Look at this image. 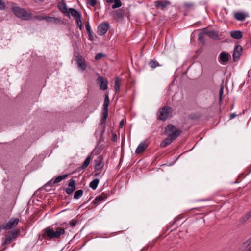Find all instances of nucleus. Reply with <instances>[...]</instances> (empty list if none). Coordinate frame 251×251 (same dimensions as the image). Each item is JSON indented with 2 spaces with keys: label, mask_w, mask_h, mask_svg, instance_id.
I'll list each match as a JSON object with an SVG mask.
<instances>
[{
  "label": "nucleus",
  "mask_w": 251,
  "mask_h": 251,
  "mask_svg": "<svg viewBox=\"0 0 251 251\" xmlns=\"http://www.w3.org/2000/svg\"><path fill=\"white\" fill-rule=\"evenodd\" d=\"M164 132L168 134V137L160 143L161 148H165L171 144L181 133L182 131L176 128L172 124H169L165 128Z\"/></svg>",
  "instance_id": "f257e3e1"
},
{
  "label": "nucleus",
  "mask_w": 251,
  "mask_h": 251,
  "mask_svg": "<svg viewBox=\"0 0 251 251\" xmlns=\"http://www.w3.org/2000/svg\"><path fill=\"white\" fill-rule=\"evenodd\" d=\"M65 229L61 227H57L55 230L49 226L42 231V238L45 240H51L59 239L61 235L65 234Z\"/></svg>",
  "instance_id": "f03ea898"
},
{
  "label": "nucleus",
  "mask_w": 251,
  "mask_h": 251,
  "mask_svg": "<svg viewBox=\"0 0 251 251\" xmlns=\"http://www.w3.org/2000/svg\"><path fill=\"white\" fill-rule=\"evenodd\" d=\"M109 105V96L107 94L105 95L104 98V103L103 105V112H102V116L100 120V124L99 126V128L97 130V132L99 131H100L101 135H103L106 128V119L108 117V106Z\"/></svg>",
  "instance_id": "7ed1b4c3"
},
{
  "label": "nucleus",
  "mask_w": 251,
  "mask_h": 251,
  "mask_svg": "<svg viewBox=\"0 0 251 251\" xmlns=\"http://www.w3.org/2000/svg\"><path fill=\"white\" fill-rule=\"evenodd\" d=\"M20 234V230L19 229H16L9 231L7 236L2 238V245L5 246L3 250H4L7 248V246L15 240Z\"/></svg>",
  "instance_id": "20e7f679"
},
{
  "label": "nucleus",
  "mask_w": 251,
  "mask_h": 251,
  "mask_svg": "<svg viewBox=\"0 0 251 251\" xmlns=\"http://www.w3.org/2000/svg\"><path fill=\"white\" fill-rule=\"evenodd\" d=\"M12 11L15 15L22 20H29L32 18L31 13L27 12L25 9L19 6H13Z\"/></svg>",
  "instance_id": "39448f33"
},
{
  "label": "nucleus",
  "mask_w": 251,
  "mask_h": 251,
  "mask_svg": "<svg viewBox=\"0 0 251 251\" xmlns=\"http://www.w3.org/2000/svg\"><path fill=\"white\" fill-rule=\"evenodd\" d=\"M173 112V108L166 106L160 108L157 113V118L159 120L165 121L167 120L170 114Z\"/></svg>",
  "instance_id": "423d86ee"
},
{
  "label": "nucleus",
  "mask_w": 251,
  "mask_h": 251,
  "mask_svg": "<svg viewBox=\"0 0 251 251\" xmlns=\"http://www.w3.org/2000/svg\"><path fill=\"white\" fill-rule=\"evenodd\" d=\"M20 220L18 218H11L9 221L3 225L0 226V227H1V229H4L5 230H10L17 226Z\"/></svg>",
  "instance_id": "0eeeda50"
},
{
  "label": "nucleus",
  "mask_w": 251,
  "mask_h": 251,
  "mask_svg": "<svg viewBox=\"0 0 251 251\" xmlns=\"http://www.w3.org/2000/svg\"><path fill=\"white\" fill-rule=\"evenodd\" d=\"M153 4L156 9L164 11L171 5V2L168 0H156Z\"/></svg>",
  "instance_id": "6e6552de"
},
{
  "label": "nucleus",
  "mask_w": 251,
  "mask_h": 251,
  "mask_svg": "<svg viewBox=\"0 0 251 251\" xmlns=\"http://www.w3.org/2000/svg\"><path fill=\"white\" fill-rule=\"evenodd\" d=\"M242 53V47L239 45H235L233 53V59L236 62L239 60Z\"/></svg>",
  "instance_id": "1a4fd4ad"
},
{
  "label": "nucleus",
  "mask_w": 251,
  "mask_h": 251,
  "mask_svg": "<svg viewBox=\"0 0 251 251\" xmlns=\"http://www.w3.org/2000/svg\"><path fill=\"white\" fill-rule=\"evenodd\" d=\"M183 8L184 15L186 16L195 10V4L193 2H185L183 4Z\"/></svg>",
  "instance_id": "9d476101"
},
{
  "label": "nucleus",
  "mask_w": 251,
  "mask_h": 251,
  "mask_svg": "<svg viewBox=\"0 0 251 251\" xmlns=\"http://www.w3.org/2000/svg\"><path fill=\"white\" fill-rule=\"evenodd\" d=\"M75 60L76 62L78 67L82 71L85 70L87 67L85 60L80 55L75 56Z\"/></svg>",
  "instance_id": "9b49d317"
},
{
  "label": "nucleus",
  "mask_w": 251,
  "mask_h": 251,
  "mask_svg": "<svg viewBox=\"0 0 251 251\" xmlns=\"http://www.w3.org/2000/svg\"><path fill=\"white\" fill-rule=\"evenodd\" d=\"M68 188H66L64 190L65 192L68 194H71L76 189L75 181L73 179H70L68 182Z\"/></svg>",
  "instance_id": "f8f14e48"
},
{
  "label": "nucleus",
  "mask_w": 251,
  "mask_h": 251,
  "mask_svg": "<svg viewBox=\"0 0 251 251\" xmlns=\"http://www.w3.org/2000/svg\"><path fill=\"white\" fill-rule=\"evenodd\" d=\"M108 195L104 193H102L101 194L97 196L93 201V203L94 205L97 206L100 204L102 201L107 199Z\"/></svg>",
  "instance_id": "ddd939ff"
},
{
  "label": "nucleus",
  "mask_w": 251,
  "mask_h": 251,
  "mask_svg": "<svg viewBox=\"0 0 251 251\" xmlns=\"http://www.w3.org/2000/svg\"><path fill=\"white\" fill-rule=\"evenodd\" d=\"M94 168L96 170L101 169L104 166L103 158L102 155H99L95 160Z\"/></svg>",
  "instance_id": "4468645a"
},
{
  "label": "nucleus",
  "mask_w": 251,
  "mask_h": 251,
  "mask_svg": "<svg viewBox=\"0 0 251 251\" xmlns=\"http://www.w3.org/2000/svg\"><path fill=\"white\" fill-rule=\"evenodd\" d=\"M110 28V24L107 21L100 23L98 26V31H107Z\"/></svg>",
  "instance_id": "2eb2a0df"
},
{
  "label": "nucleus",
  "mask_w": 251,
  "mask_h": 251,
  "mask_svg": "<svg viewBox=\"0 0 251 251\" xmlns=\"http://www.w3.org/2000/svg\"><path fill=\"white\" fill-rule=\"evenodd\" d=\"M216 32H200L198 35V39L202 44H205L204 37L205 36H212V34Z\"/></svg>",
  "instance_id": "dca6fc26"
},
{
  "label": "nucleus",
  "mask_w": 251,
  "mask_h": 251,
  "mask_svg": "<svg viewBox=\"0 0 251 251\" xmlns=\"http://www.w3.org/2000/svg\"><path fill=\"white\" fill-rule=\"evenodd\" d=\"M97 80L100 83V88L101 89L105 90L107 89V80H105L102 76L99 75Z\"/></svg>",
  "instance_id": "f3484780"
},
{
  "label": "nucleus",
  "mask_w": 251,
  "mask_h": 251,
  "mask_svg": "<svg viewBox=\"0 0 251 251\" xmlns=\"http://www.w3.org/2000/svg\"><path fill=\"white\" fill-rule=\"evenodd\" d=\"M148 144L145 142H141L135 150V153L137 154L143 152L148 147Z\"/></svg>",
  "instance_id": "a211bd4d"
},
{
  "label": "nucleus",
  "mask_w": 251,
  "mask_h": 251,
  "mask_svg": "<svg viewBox=\"0 0 251 251\" xmlns=\"http://www.w3.org/2000/svg\"><path fill=\"white\" fill-rule=\"evenodd\" d=\"M108 3H114L112 6L113 9H116L121 6L122 3L120 0H105Z\"/></svg>",
  "instance_id": "6ab92c4d"
},
{
  "label": "nucleus",
  "mask_w": 251,
  "mask_h": 251,
  "mask_svg": "<svg viewBox=\"0 0 251 251\" xmlns=\"http://www.w3.org/2000/svg\"><path fill=\"white\" fill-rule=\"evenodd\" d=\"M234 17L236 20L243 21L246 18V15L243 12L238 11L234 13Z\"/></svg>",
  "instance_id": "aec40b11"
},
{
  "label": "nucleus",
  "mask_w": 251,
  "mask_h": 251,
  "mask_svg": "<svg viewBox=\"0 0 251 251\" xmlns=\"http://www.w3.org/2000/svg\"><path fill=\"white\" fill-rule=\"evenodd\" d=\"M69 12L73 17V18L75 19V20L78 19L79 17H81L80 13L76 10L75 9L70 8Z\"/></svg>",
  "instance_id": "412c9836"
},
{
  "label": "nucleus",
  "mask_w": 251,
  "mask_h": 251,
  "mask_svg": "<svg viewBox=\"0 0 251 251\" xmlns=\"http://www.w3.org/2000/svg\"><path fill=\"white\" fill-rule=\"evenodd\" d=\"M220 62L224 63L227 62L229 60V55L227 53L222 52L219 55Z\"/></svg>",
  "instance_id": "4be33fe9"
},
{
  "label": "nucleus",
  "mask_w": 251,
  "mask_h": 251,
  "mask_svg": "<svg viewBox=\"0 0 251 251\" xmlns=\"http://www.w3.org/2000/svg\"><path fill=\"white\" fill-rule=\"evenodd\" d=\"M39 19L40 20H45L49 23H55L58 20L57 18L50 16H41Z\"/></svg>",
  "instance_id": "5701e85b"
},
{
  "label": "nucleus",
  "mask_w": 251,
  "mask_h": 251,
  "mask_svg": "<svg viewBox=\"0 0 251 251\" xmlns=\"http://www.w3.org/2000/svg\"><path fill=\"white\" fill-rule=\"evenodd\" d=\"M68 176V174H64L62 175H60L58 176L57 177L55 178V179L53 181V184H55L61 182L62 180L66 178Z\"/></svg>",
  "instance_id": "b1692460"
},
{
  "label": "nucleus",
  "mask_w": 251,
  "mask_h": 251,
  "mask_svg": "<svg viewBox=\"0 0 251 251\" xmlns=\"http://www.w3.org/2000/svg\"><path fill=\"white\" fill-rule=\"evenodd\" d=\"M99 183V179L97 178L95 179L90 183L89 187L94 190L97 188Z\"/></svg>",
  "instance_id": "393cba45"
},
{
  "label": "nucleus",
  "mask_w": 251,
  "mask_h": 251,
  "mask_svg": "<svg viewBox=\"0 0 251 251\" xmlns=\"http://www.w3.org/2000/svg\"><path fill=\"white\" fill-rule=\"evenodd\" d=\"M90 161H91V156L89 155V156H88L87 157V158L85 160L84 163H83V164L80 167V168L81 169H86L88 167L89 164H90Z\"/></svg>",
  "instance_id": "a878e982"
},
{
  "label": "nucleus",
  "mask_w": 251,
  "mask_h": 251,
  "mask_svg": "<svg viewBox=\"0 0 251 251\" xmlns=\"http://www.w3.org/2000/svg\"><path fill=\"white\" fill-rule=\"evenodd\" d=\"M149 65L152 69H155L157 66H160L159 63L154 59L150 60L149 62Z\"/></svg>",
  "instance_id": "bb28decb"
},
{
  "label": "nucleus",
  "mask_w": 251,
  "mask_h": 251,
  "mask_svg": "<svg viewBox=\"0 0 251 251\" xmlns=\"http://www.w3.org/2000/svg\"><path fill=\"white\" fill-rule=\"evenodd\" d=\"M83 191L82 189H79L76 191L74 195V199H79L83 195Z\"/></svg>",
  "instance_id": "cd10ccee"
},
{
  "label": "nucleus",
  "mask_w": 251,
  "mask_h": 251,
  "mask_svg": "<svg viewBox=\"0 0 251 251\" xmlns=\"http://www.w3.org/2000/svg\"><path fill=\"white\" fill-rule=\"evenodd\" d=\"M230 35L235 39H240L243 37L242 32H230Z\"/></svg>",
  "instance_id": "c85d7f7f"
},
{
  "label": "nucleus",
  "mask_w": 251,
  "mask_h": 251,
  "mask_svg": "<svg viewBox=\"0 0 251 251\" xmlns=\"http://www.w3.org/2000/svg\"><path fill=\"white\" fill-rule=\"evenodd\" d=\"M58 7L63 13L67 12L66 4L64 2H60L58 4Z\"/></svg>",
  "instance_id": "c756f323"
},
{
  "label": "nucleus",
  "mask_w": 251,
  "mask_h": 251,
  "mask_svg": "<svg viewBox=\"0 0 251 251\" xmlns=\"http://www.w3.org/2000/svg\"><path fill=\"white\" fill-rule=\"evenodd\" d=\"M115 90L116 92H119L120 90V84L118 77L115 81Z\"/></svg>",
  "instance_id": "7c9ffc66"
},
{
  "label": "nucleus",
  "mask_w": 251,
  "mask_h": 251,
  "mask_svg": "<svg viewBox=\"0 0 251 251\" xmlns=\"http://www.w3.org/2000/svg\"><path fill=\"white\" fill-rule=\"evenodd\" d=\"M194 31H201L200 29L199 30H195ZM201 31H215L214 28H213V26H209L205 28H203L202 29Z\"/></svg>",
  "instance_id": "2f4dec72"
},
{
  "label": "nucleus",
  "mask_w": 251,
  "mask_h": 251,
  "mask_svg": "<svg viewBox=\"0 0 251 251\" xmlns=\"http://www.w3.org/2000/svg\"><path fill=\"white\" fill-rule=\"evenodd\" d=\"M224 94V86L223 85H221L220 86V90H219V102L221 103L222 96Z\"/></svg>",
  "instance_id": "473e14b6"
},
{
  "label": "nucleus",
  "mask_w": 251,
  "mask_h": 251,
  "mask_svg": "<svg viewBox=\"0 0 251 251\" xmlns=\"http://www.w3.org/2000/svg\"><path fill=\"white\" fill-rule=\"evenodd\" d=\"M89 38L91 41H95L97 38L95 32H88Z\"/></svg>",
  "instance_id": "72a5a7b5"
},
{
  "label": "nucleus",
  "mask_w": 251,
  "mask_h": 251,
  "mask_svg": "<svg viewBox=\"0 0 251 251\" xmlns=\"http://www.w3.org/2000/svg\"><path fill=\"white\" fill-rule=\"evenodd\" d=\"M96 0H87L86 1L87 5L91 6L92 7H94L96 5Z\"/></svg>",
  "instance_id": "f704fd0d"
},
{
  "label": "nucleus",
  "mask_w": 251,
  "mask_h": 251,
  "mask_svg": "<svg viewBox=\"0 0 251 251\" xmlns=\"http://www.w3.org/2000/svg\"><path fill=\"white\" fill-rule=\"evenodd\" d=\"M76 22L77 23V26L78 27L80 30H82V23L81 21V17H79L78 19L76 20Z\"/></svg>",
  "instance_id": "c9c22d12"
},
{
  "label": "nucleus",
  "mask_w": 251,
  "mask_h": 251,
  "mask_svg": "<svg viewBox=\"0 0 251 251\" xmlns=\"http://www.w3.org/2000/svg\"><path fill=\"white\" fill-rule=\"evenodd\" d=\"M250 217H251V213L250 212V211H249L246 213V214L245 216L242 217V219L243 222H246Z\"/></svg>",
  "instance_id": "e433bc0d"
},
{
  "label": "nucleus",
  "mask_w": 251,
  "mask_h": 251,
  "mask_svg": "<svg viewBox=\"0 0 251 251\" xmlns=\"http://www.w3.org/2000/svg\"><path fill=\"white\" fill-rule=\"evenodd\" d=\"M116 14L118 18L122 17L124 15V10L120 9L116 11Z\"/></svg>",
  "instance_id": "4c0bfd02"
},
{
  "label": "nucleus",
  "mask_w": 251,
  "mask_h": 251,
  "mask_svg": "<svg viewBox=\"0 0 251 251\" xmlns=\"http://www.w3.org/2000/svg\"><path fill=\"white\" fill-rule=\"evenodd\" d=\"M106 56V54L102 53H99L97 54L95 57L96 60L100 59L102 57Z\"/></svg>",
  "instance_id": "58836bf2"
},
{
  "label": "nucleus",
  "mask_w": 251,
  "mask_h": 251,
  "mask_svg": "<svg viewBox=\"0 0 251 251\" xmlns=\"http://www.w3.org/2000/svg\"><path fill=\"white\" fill-rule=\"evenodd\" d=\"M6 7V4L3 0H0V10H4Z\"/></svg>",
  "instance_id": "ea45409f"
},
{
  "label": "nucleus",
  "mask_w": 251,
  "mask_h": 251,
  "mask_svg": "<svg viewBox=\"0 0 251 251\" xmlns=\"http://www.w3.org/2000/svg\"><path fill=\"white\" fill-rule=\"evenodd\" d=\"M85 26L86 31H91L90 25L88 21L85 22Z\"/></svg>",
  "instance_id": "a19ab883"
},
{
  "label": "nucleus",
  "mask_w": 251,
  "mask_h": 251,
  "mask_svg": "<svg viewBox=\"0 0 251 251\" xmlns=\"http://www.w3.org/2000/svg\"><path fill=\"white\" fill-rule=\"evenodd\" d=\"M77 221L75 220H72L70 221L69 224L72 227H74L76 226Z\"/></svg>",
  "instance_id": "79ce46f5"
},
{
  "label": "nucleus",
  "mask_w": 251,
  "mask_h": 251,
  "mask_svg": "<svg viewBox=\"0 0 251 251\" xmlns=\"http://www.w3.org/2000/svg\"><path fill=\"white\" fill-rule=\"evenodd\" d=\"M112 140L114 142H116L117 140V135L114 133H112Z\"/></svg>",
  "instance_id": "37998d69"
},
{
  "label": "nucleus",
  "mask_w": 251,
  "mask_h": 251,
  "mask_svg": "<svg viewBox=\"0 0 251 251\" xmlns=\"http://www.w3.org/2000/svg\"><path fill=\"white\" fill-rule=\"evenodd\" d=\"M218 32H216V33H214L212 34V36H208V37L212 38L214 39H218V35L217 34Z\"/></svg>",
  "instance_id": "c03bdc74"
},
{
  "label": "nucleus",
  "mask_w": 251,
  "mask_h": 251,
  "mask_svg": "<svg viewBox=\"0 0 251 251\" xmlns=\"http://www.w3.org/2000/svg\"><path fill=\"white\" fill-rule=\"evenodd\" d=\"M171 18L173 19V20H176L178 18V15L176 14H174L170 17Z\"/></svg>",
  "instance_id": "a18cd8bd"
},
{
  "label": "nucleus",
  "mask_w": 251,
  "mask_h": 251,
  "mask_svg": "<svg viewBox=\"0 0 251 251\" xmlns=\"http://www.w3.org/2000/svg\"><path fill=\"white\" fill-rule=\"evenodd\" d=\"M53 184V181L52 180H51L49 181H48L46 184H45V186H51Z\"/></svg>",
  "instance_id": "49530a36"
},
{
  "label": "nucleus",
  "mask_w": 251,
  "mask_h": 251,
  "mask_svg": "<svg viewBox=\"0 0 251 251\" xmlns=\"http://www.w3.org/2000/svg\"><path fill=\"white\" fill-rule=\"evenodd\" d=\"M244 244H247V246H249L251 244V237L246 242L244 243Z\"/></svg>",
  "instance_id": "de8ad7c7"
},
{
  "label": "nucleus",
  "mask_w": 251,
  "mask_h": 251,
  "mask_svg": "<svg viewBox=\"0 0 251 251\" xmlns=\"http://www.w3.org/2000/svg\"><path fill=\"white\" fill-rule=\"evenodd\" d=\"M103 175V173L101 174V173H95L94 174V176H99L100 177H102Z\"/></svg>",
  "instance_id": "09e8293b"
},
{
  "label": "nucleus",
  "mask_w": 251,
  "mask_h": 251,
  "mask_svg": "<svg viewBox=\"0 0 251 251\" xmlns=\"http://www.w3.org/2000/svg\"><path fill=\"white\" fill-rule=\"evenodd\" d=\"M124 120H122V121H121V122H120V124H119V127L122 128H123V126H124Z\"/></svg>",
  "instance_id": "8fccbe9b"
},
{
  "label": "nucleus",
  "mask_w": 251,
  "mask_h": 251,
  "mask_svg": "<svg viewBox=\"0 0 251 251\" xmlns=\"http://www.w3.org/2000/svg\"><path fill=\"white\" fill-rule=\"evenodd\" d=\"M236 116V114L235 113H232L230 115L231 119L234 118Z\"/></svg>",
  "instance_id": "3c124183"
},
{
  "label": "nucleus",
  "mask_w": 251,
  "mask_h": 251,
  "mask_svg": "<svg viewBox=\"0 0 251 251\" xmlns=\"http://www.w3.org/2000/svg\"><path fill=\"white\" fill-rule=\"evenodd\" d=\"M45 0H34V1L36 2H43Z\"/></svg>",
  "instance_id": "603ef678"
},
{
  "label": "nucleus",
  "mask_w": 251,
  "mask_h": 251,
  "mask_svg": "<svg viewBox=\"0 0 251 251\" xmlns=\"http://www.w3.org/2000/svg\"><path fill=\"white\" fill-rule=\"evenodd\" d=\"M100 33L99 34L100 35V36H103L104 35L106 32H100Z\"/></svg>",
  "instance_id": "864d4df0"
},
{
  "label": "nucleus",
  "mask_w": 251,
  "mask_h": 251,
  "mask_svg": "<svg viewBox=\"0 0 251 251\" xmlns=\"http://www.w3.org/2000/svg\"><path fill=\"white\" fill-rule=\"evenodd\" d=\"M246 251H251V247H250Z\"/></svg>",
  "instance_id": "5fc2aeb1"
},
{
  "label": "nucleus",
  "mask_w": 251,
  "mask_h": 251,
  "mask_svg": "<svg viewBox=\"0 0 251 251\" xmlns=\"http://www.w3.org/2000/svg\"><path fill=\"white\" fill-rule=\"evenodd\" d=\"M90 198L89 199H88V201H86L84 203V204H85L87 203L88 202V201H90Z\"/></svg>",
  "instance_id": "6e6d98bb"
},
{
  "label": "nucleus",
  "mask_w": 251,
  "mask_h": 251,
  "mask_svg": "<svg viewBox=\"0 0 251 251\" xmlns=\"http://www.w3.org/2000/svg\"><path fill=\"white\" fill-rule=\"evenodd\" d=\"M232 31H235V32H236V31H240L239 30H232Z\"/></svg>",
  "instance_id": "4d7b16f0"
},
{
  "label": "nucleus",
  "mask_w": 251,
  "mask_h": 251,
  "mask_svg": "<svg viewBox=\"0 0 251 251\" xmlns=\"http://www.w3.org/2000/svg\"><path fill=\"white\" fill-rule=\"evenodd\" d=\"M1 227H0V233L1 232Z\"/></svg>",
  "instance_id": "13d9d810"
},
{
  "label": "nucleus",
  "mask_w": 251,
  "mask_h": 251,
  "mask_svg": "<svg viewBox=\"0 0 251 251\" xmlns=\"http://www.w3.org/2000/svg\"><path fill=\"white\" fill-rule=\"evenodd\" d=\"M193 36H195L194 35H193V33L191 34V36L192 37Z\"/></svg>",
  "instance_id": "bf43d9fd"
},
{
  "label": "nucleus",
  "mask_w": 251,
  "mask_h": 251,
  "mask_svg": "<svg viewBox=\"0 0 251 251\" xmlns=\"http://www.w3.org/2000/svg\"><path fill=\"white\" fill-rule=\"evenodd\" d=\"M177 159H178V157H177V158H176V161Z\"/></svg>",
  "instance_id": "052dcab7"
},
{
  "label": "nucleus",
  "mask_w": 251,
  "mask_h": 251,
  "mask_svg": "<svg viewBox=\"0 0 251 251\" xmlns=\"http://www.w3.org/2000/svg\"><path fill=\"white\" fill-rule=\"evenodd\" d=\"M250 211V212L251 213V210Z\"/></svg>",
  "instance_id": "680f3d73"
}]
</instances>
